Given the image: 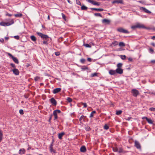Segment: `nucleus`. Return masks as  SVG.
Returning a JSON list of instances; mask_svg holds the SVG:
<instances>
[{"label":"nucleus","instance_id":"1","mask_svg":"<svg viewBox=\"0 0 155 155\" xmlns=\"http://www.w3.org/2000/svg\"><path fill=\"white\" fill-rule=\"evenodd\" d=\"M36 33L42 38L43 39H45L46 41H47L48 42L49 41H51L52 40L51 38L49 37L47 35H44L41 33L38 32H36Z\"/></svg>","mask_w":155,"mask_h":155},{"label":"nucleus","instance_id":"2","mask_svg":"<svg viewBox=\"0 0 155 155\" xmlns=\"http://www.w3.org/2000/svg\"><path fill=\"white\" fill-rule=\"evenodd\" d=\"M131 28L133 29H134L137 28H147L144 25L140 24L139 23H137L136 25L131 26Z\"/></svg>","mask_w":155,"mask_h":155},{"label":"nucleus","instance_id":"3","mask_svg":"<svg viewBox=\"0 0 155 155\" xmlns=\"http://www.w3.org/2000/svg\"><path fill=\"white\" fill-rule=\"evenodd\" d=\"M14 23L13 20L12 19L11 20L10 22H1L0 23V25L2 26H8Z\"/></svg>","mask_w":155,"mask_h":155},{"label":"nucleus","instance_id":"4","mask_svg":"<svg viewBox=\"0 0 155 155\" xmlns=\"http://www.w3.org/2000/svg\"><path fill=\"white\" fill-rule=\"evenodd\" d=\"M6 54L12 59L13 61L15 63L17 64H18L19 63V61L17 58L13 56L11 54L7 52Z\"/></svg>","mask_w":155,"mask_h":155},{"label":"nucleus","instance_id":"5","mask_svg":"<svg viewBox=\"0 0 155 155\" xmlns=\"http://www.w3.org/2000/svg\"><path fill=\"white\" fill-rule=\"evenodd\" d=\"M61 113V111L59 110H56L53 111V115L54 116V120H56L58 118L57 114Z\"/></svg>","mask_w":155,"mask_h":155},{"label":"nucleus","instance_id":"6","mask_svg":"<svg viewBox=\"0 0 155 155\" xmlns=\"http://www.w3.org/2000/svg\"><path fill=\"white\" fill-rule=\"evenodd\" d=\"M117 31L120 32L125 34H129V32L127 30L120 27L117 29Z\"/></svg>","mask_w":155,"mask_h":155},{"label":"nucleus","instance_id":"7","mask_svg":"<svg viewBox=\"0 0 155 155\" xmlns=\"http://www.w3.org/2000/svg\"><path fill=\"white\" fill-rule=\"evenodd\" d=\"M131 93L133 95L134 97H137L139 94V91L136 89H133L131 90Z\"/></svg>","mask_w":155,"mask_h":155},{"label":"nucleus","instance_id":"8","mask_svg":"<svg viewBox=\"0 0 155 155\" xmlns=\"http://www.w3.org/2000/svg\"><path fill=\"white\" fill-rule=\"evenodd\" d=\"M86 1L94 5L99 6L100 5V3L99 2H95L93 0H86Z\"/></svg>","mask_w":155,"mask_h":155},{"label":"nucleus","instance_id":"9","mask_svg":"<svg viewBox=\"0 0 155 155\" xmlns=\"http://www.w3.org/2000/svg\"><path fill=\"white\" fill-rule=\"evenodd\" d=\"M49 101L53 105L55 106L57 104V101H56V100L54 99V97H52L50 99Z\"/></svg>","mask_w":155,"mask_h":155},{"label":"nucleus","instance_id":"10","mask_svg":"<svg viewBox=\"0 0 155 155\" xmlns=\"http://www.w3.org/2000/svg\"><path fill=\"white\" fill-rule=\"evenodd\" d=\"M140 9L141 10L143 11L144 12L148 14L151 13V12L148 9H146V8L143 7H140Z\"/></svg>","mask_w":155,"mask_h":155},{"label":"nucleus","instance_id":"11","mask_svg":"<svg viewBox=\"0 0 155 155\" xmlns=\"http://www.w3.org/2000/svg\"><path fill=\"white\" fill-rule=\"evenodd\" d=\"M135 146L137 149H141V145L139 142L135 141Z\"/></svg>","mask_w":155,"mask_h":155},{"label":"nucleus","instance_id":"12","mask_svg":"<svg viewBox=\"0 0 155 155\" xmlns=\"http://www.w3.org/2000/svg\"><path fill=\"white\" fill-rule=\"evenodd\" d=\"M110 21L108 19H104L102 20V23L108 25L110 24Z\"/></svg>","mask_w":155,"mask_h":155},{"label":"nucleus","instance_id":"13","mask_svg":"<svg viewBox=\"0 0 155 155\" xmlns=\"http://www.w3.org/2000/svg\"><path fill=\"white\" fill-rule=\"evenodd\" d=\"M12 71L13 74H14L15 75H18L19 74V72L18 69L15 68L12 70Z\"/></svg>","mask_w":155,"mask_h":155},{"label":"nucleus","instance_id":"14","mask_svg":"<svg viewBox=\"0 0 155 155\" xmlns=\"http://www.w3.org/2000/svg\"><path fill=\"white\" fill-rule=\"evenodd\" d=\"M86 118V116H84L83 115H81L79 118V120L80 123L81 124H82V120H83L84 121H85V119Z\"/></svg>","mask_w":155,"mask_h":155},{"label":"nucleus","instance_id":"15","mask_svg":"<svg viewBox=\"0 0 155 155\" xmlns=\"http://www.w3.org/2000/svg\"><path fill=\"white\" fill-rule=\"evenodd\" d=\"M116 71V73L121 74L123 73V70L121 68H117Z\"/></svg>","mask_w":155,"mask_h":155},{"label":"nucleus","instance_id":"16","mask_svg":"<svg viewBox=\"0 0 155 155\" xmlns=\"http://www.w3.org/2000/svg\"><path fill=\"white\" fill-rule=\"evenodd\" d=\"M61 90V88H57L54 89L53 90V93L54 94H56L59 92Z\"/></svg>","mask_w":155,"mask_h":155},{"label":"nucleus","instance_id":"17","mask_svg":"<svg viewBox=\"0 0 155 155\" xmlns=\"http://www.w3.org/2000/svg\"><path fill=\"white\" fill-rule=\"evenodd\" d=\"M117 3V4H123V0H114L112 2V4L114 3Z\"/></svg>","mask_w":155,"mask_h":155},{"label":"nucleus","instance_id":"18","mask_svg":"<svg viewBox=\"0 0 155 155\" xmlns=\"http://www.w3.org/2000/svg\"><path fill=\"white\" fill-rule=\"evenodd\" d=\"M80 150L81 152H85L86 151V149L85 147L84 146H82L80 148Z\"/></svg>","mask_w":155,"mask_h":155},{"label":"nucleus","instance_id":"19","mask_svg":"<svg viewBox=\"0 0 155 155\" xmlns=\"http://www.w3.org/2000/svg\"><path fill=\"white\" fill-rule=\"evenodd\" d=\"M117 152L119 153H125L128 152L127 151L124 150L121 147H119L118 148Z\"/></svg>","mask_w":155,"mask_h":155},{"label":"nucleus","instance_id":"20","mask_svg":"<svg viewBox=\"0 0 155 155\" xmlns=\"http://www.w3.org/2000/svg\"><path fill=\"white\" fill-rule=\"evenodd\" d=\"M90 9L92 10H94L97 11L101 12L104 10L103 8H90Z\"/></svg>","mask_w":155,"mask_h":155},{"label":"nucleus","instance_id":"21","mask_svg":"<svg viewBox=\"0 0 155 155\" xmlns=\"http://www.w3.org/2000/svg\"><path fill=\"white\" fill-rule=\"evenodd\" d=\"M25 150L24 148L20 149L19 151V153L20 154L22 155L25 153Z\"/></svg>","mask_w":155,"mask_h":155},{"label":"nucleus","instance_id":"22","mask_svg":"<svg viewBox=\"0 0 155 155\" xmlns=\"http://www.w3.org/2000/svg\"><path fill=\"white\" fill-rule=\"evenodd\" d=\"M65 133L64 132L59 133L58 134V138L59 139L61 140L62 139V136L64 135Z\"/></svg>","mask_w":155,"mask_h":155},{"label":"nucleus","instance_id":"23","mask_svg":"<svg viewBox=\"0 0 155 155\" xmlns=\"http://www.w3.org/2000/svg\"><path fill=\"white\" fill-rule=\"evenodd\" d=\"M109 73L111 75H114L116 74V70H110L109 71Z\"/></svg>","mask_w":155,"mask_h":155},{"label":"nucleus","instance_id":"24","mask_svg":"<svg viewBox=\"0 0 155 155\" xmlns=\"http://www.w3.org/2000/svg\"><path fill=\"white\" fill-rule=\"evenodd\" d=\"M31 39L34 41H36V38L34 35H31L30 36Z\"/></svg>","mask_w":155,"mask_h":155},{"label":"nucleus","instance_id":"25","mask_svg":"<svg viewBox=\"0 0 155 155\" xmlns=\"http://www.w3.org/2000/svg\"><path fill=\"white\" fill-rule=\"evenodd\" d=\"M146 120L147 121V122L150 124H153V121L150 119H149L148 118H147Z\"/></svg>","mask_w":155,"mask_h":155},{"label":"nucleus","instance_id":"26","mask_svg":"<svg viewBox=\"0 0 155 155\" xmlns=\"http://www.w3.org/2000/svg\"><path fill=\"white\" fill-rule=\"evenodd\" d=\"M3 137V133L1 130H0V143L1 142Z\"/></svg>","mask_w":155,"mask_h":155},{"label":"nucleus","instance_id":"27","mask_svg":"<svg viewBox=\"0 0 155 155\" xmlns=\"http://www.w3.org/2000/svg\"><path fill=\"white\" fill-rule=\"evenodd\" d=\"M15 16L16 17H21L22 16V14L21 13L15 14Z\"/></svg>","mask_w":155,"mask_h":155},{"label":"nucleus","instance_id":"28","mask_svg":"<svg viewBox=\"0 0 155 155\" xmlns=\"http://www.w3.org/2000/svg\"><path fill=\"white\" fill-rule=\"evenodd\" d=\"M96 111L95 110L93 111L91 113L89 117L91 118L93 117L94 116V114L96 113Z\"/></svg>","mask_w":155,"mask_h":155},{"label":"nucleus","instance_id":"29","mask_svg":"<svg viewBox=\"0 0 155 155\" xmlns=\"http://www.w3.org/2000/svg\"><path fill=\"white\" fill-rule=\"evenodd\" d=\"M88 8L84 5H83L81 7V9L82 10H86Z\"/></svg>","mask_w":155,"mask_h":155},{"label":"nucleus","instance_id":"30","mask_svg":"<svg viewBox=\"0 0 155 155\" xmlns=\"http://www.w3.org/2000/svg\"><path fill=\"white\" fill-rule=\"evenodd\" d=\"M81 69L85 71L86 70H87L88 69V68L85 66H83L81 68Z\"/></svg>","mask_w":155,"mask_h":155},{"label":"nucleus","instance_id":"31","mask_svg":"<svg viewBox=\"0 0 155 155\" xmlns=\"http://www.w3.org/2000/svg\"><path fill=\"white\" fill-rule=\"evenodd\" d=\"M118 44V42L117 41H114L112 43V45L113 46H115L117 45Z\"/></svg>","mask_w":155,"mask_h":155},{"label":"nucleus","instance_id":"32","mask_svg":"<svg viewBox=\"0 0 155 155\" xmlns=\"http://www.w3.org/2000/svg\"><path fill=\"white\" fill-rule=\"evenodd\" d=\"M94 15L95 16L97 17V16H99L101 17H102V16L101 15V14L100 13H95L94 14Z\"/></svg>","mask_w":155,"mask_h":155},{"label":"nucleus","instance_id":"33","mask_svg":"<svg viewBox=\"0 0 155 155\" xmlns=\"http://www.w3.org/2000/svg\"><path fill=\"white\" fill-rule=\"evenodd\" d=\"M122 113V110H118V111H116V114L117 115H120V114H121Z\"/></svg>","mask_w":155,"mask_h":155},{"label":"nucleus","instance_id":"34","mask_svg":"<svg viewBox=\"0 0 155 155\" xmlns=\"http://www.w3.org/2000/svg\"><path fill=\"white\" fill-rule=\"evenodd\" d=\"M119 45L120 47H124L125 46V44L123 42H121L119 43Z\"/></svg>","mask_w":155,"mask_h":155},{"label":"nucleus","instance_id":"35","mask_svg":"<svg viewBox=\"0 0 155 155\" xmlns=\"http://www.w3.org/2000/svg\"><path fill=\"white\" fill-rule=\"evenodd\" d=\"M122 64L121 63H118L117 65V68H121Z\"/></svg>","mask_w":155,"mask_h":155},{"label":"nucleus","instance_id":"36","mask_svg":"<svg viewBox=\"0 0 155 155\" xmlns=\"http://www.w3.org/2000/svg\"><path fill=\"white\" fill-rule=\"evenodd\" d=\"M85 61H86V60L83 58H81L80 61V62H81L82 64H84L85 63Z\"/></svg>","mask_w":155,"mask_h":155},{"label":"nucleus","instance_id":"37","mask_svg":"<svg viewBox=\"0 0 155 155\" xmlns=\"http://www.w3.org/2000/svg\"><path fill=\"white\" fill-rule=\"evenodd\" d=\"M84 45L87 48H91V43L89 44H85Z\"/></svg>","mask_w":155,"mask_h":155},{"label":"nucleus","instance_id":"38","mask_svg":"<svg viewBox=\"0 0 155 155\" xmlns=\"http://www.w3.org/2000/svg\"><path fill=\"white\" fill-rule=\"evenodd\" d=\"M81 104L84 106L83 108H86L87 107V104L86 103L81 102Z\"/></svg>","mask_w":155,"mask_h":155},{"label":"nucleus","instance_id":"39","mask_svg":"<svg viewBox=\"0 0 155 155\" xmlns=\"http://www.w3.org/2000/svg\"><path fill=\"white\" fill-rule=\"evenodd\" d=\"M113 150L114 152H117L118 151V148L117 147H114L113 148Z\"/></svg>","mask_w":155,"mask_h":155},{"label":"nucleus","instance_id":"40","mask_svg":"<svg viewBox=\"0 0 155 155\" xmlns=\"http://www.w3.org/2000/svg\"><path fill=\"white\" fill-rule=\"evenodd\" d=\"M104 128L105 130H107L109 128V127L106 124L104 125Z\"/></svg>","mask_w":155,"mask_h":155},{"label":"nucleus","instance_id":"41","mask_svg":"<svg viewBox=\"0 0 155 155\" xmlns=\"http://www.w3.org/2000/svg\"><path fill=\"white\" fill-rule=\"evenodd\" d=\"M120 56L122 60H125L126 58L125 55H121Z\"/></svg>","mask_w":155,"mask_h":155},{"label":"nucleus","instance_id":"42","mask_svg":"<svg viewBox=\"0 0 155 155\" xmlns=\"http://www.w3.org/2000/svg\"><path fill=\"white\" fill-rule=\"evenodd\" d=\"M76 3L77 5H81V3L78 0H76Z\"/></svg>","mask_w":155,"mask_h":155},{"label":"nucleus","instance_id":"43","mask_svg":"<svg viewBox=\"0 0 155 155\" xmlns=\"http://www.w3.org/2000/svg\"><path fill=\"white\" fill-rule=\"evenodd\" d=\"M149 51L150 53L151 54L153 53V52H154L153 50V49H152L151 48H149Z\"/></svg>","mask_w":155,"mask_h":155},{"label":"nucleus","instance_id":"44","mask_svg":"<svg viewBox=\"0 0 155 155\" xmlns=\"http://www.w3.org/2000/svg\"><path fill=\"white\" fill-rule=\"evenodd\" d=\"M97 76V73H94L91 74V77H94Z\"/></svg>","mask_w":155,"mask_h":155},{"label":"nucleus","instance_id":"45","mask_svg":"<svg viewBox=\"0 0 155 155\" xmlns=\"http://www.w3.org/2000/svg\"><path fill=\"white\" fill-rule=\"evenodd\" d=\"M52 115H53L52 114H51L50 115V117L49 118V120H48V122L49 123H51V119H52Z\"/></svg>","mask_w":155,"mask_h":155},{"label":"nucleus","instance_id":"46","mask_svg":"<svg viewBox=\"0 0 155 155\" xmlns=\"http://www.w3.org/2000/svg\"><path fill=\"white\" fill-rule=\"evenodd\" d=\"M67 100L69 102H71L72 101V99L71 98L69 97H68L67 98Z\"/></svg>","mask_w":155,"mask_h":155},{"label":"nucleus","instance_id":"47","mask_svg":"<svg viewBox=\"0 0 155 155\" xmlns=\"http://www.w3.org/2000/svg\"><path fill=\"white\" fill-rule=\"evenodd\" d=\"M50 149L51 153L53 152L54 153H55V151L53 150V147H50Z\"/></svg>","mask_w":155,"mask_h":155},{"label":"nucleus","instance_id":"48","mask_svg":"<svg viewBox=\"0 0 155 155\" xmlns=\"http://www.w3.org/2000/svg\"><path fill=\"white\" fill-rule=\"evenodd\" d=\"M10 65L14 68H16L15 65L13 63H11L10 64Z\"/></svg>","mask_w":155,"mask_h":155},{"label":"nucleus","instance_id":"49","mask_svg":"<svg viewBox=\"0 0 155 155\" xmlns=\"http://www.w3.org/2000/svg\"><path fill=\"white\" fill-rule=\"evenodd\" d=\"M14 38L17 40H19L20 38V37L18 35L15 36Z\"/></svg>","mask_w":155,"mask_h":155},{"label":"nucleus","instance_id":"50","mask_svg":"<svg viewBox=\"0 0 155 155\" xmlns=\"http://www.w3.org/2000/svg\"><path fill=\"white\" fill-rule=\"evenodd\" d=\"M19 113L21 115H23L24 114V111L23 110L20 109L19 110Z\"/></svg>","mask_w":155,"mask_h":155},{"label":"nucleus","instance_id":"51","mask_svg":"<svg viewBox=\"0 0 155 155\" xmlns=\"http://www.w3.org/2000/svg\"><path fill=\"white\" fill-rule=\"evenodd\" d=\"M85 130H86L89 131L91 130L90 127L89 126H87V127H86L85 128Z\"/></svg>","mask_w":155,"mask_h":155},{"label":"nucleus","instance_id":"52","mask_svg":"<svg viewBox=\"0 0 155 155\" xmlns=\"http://www.w3.org/2000/svg\"><path fill=\"white\" fill-rule=\"evenodd\" d=\"M149 110L151 111H155V108L150 107L149 109Z\"/></svg>","mask_w":155,"mask_h":155},{"label":"nucleus","instance_id":"53","mask_svg":"<svg viewBox=\"0 0 155 155\" xmlns=\"http://www.w3.org/2000/svg\"><path fill=\"white\" fill-rule=\"evenodd\" d=\"M39 78H40L38 76L34 78V80L35 81H38Z\"/></svg>","mask_w":155,"mask_h":155},{"label":"nucleus","instance_id":"54","mask_svg":"<svg viewBox=\"0 0 155 155\" xmlns=\"http://www.w3.org/2000/svg\"><path fill=\"white\" fill-rule=\"evenodd\" d=\"M61 15H62V17L65 20H66V18L65 15L63 13H61Z\"/></svg>","mask_w":155,"mask_h":155},{"label":"nucleus","instance_id":"55","mask_svg":"<svg viewBox=\"0 0 155 155\" xmlns=\"http://www.w3.org/2000/svg\"><path fill=\"white\" fill-rule=\"evenodd\" d=\"M63 41V38L61 37L58 40V41L60 43Z\"/></svg>","mask_w":155,"mask_h":155},{"label":"nucleus","instance_id":"56","mask_svg":"<svg viewBox=\"0 0 155 155\" xmlns=\"http://www.w3.org/2000/svg\"><path fill=\"white\" fill-rule=\"evenodd\" d=\"M55 54L56 56H59L60 55V54L58 51L54 53Z\"/></svg>","mask_w":155,"mask_h":155},{"label":"nucleus","instance_id":"57","mask_svg":"<svg viewBox=\"0 0 155 155\" xmlns=\"http://www.w3.org/2000/svg\"><path fill=\"white\" fill-rule=\"evenodd\" d=\"M43 43L44 45H48V42L47 41H46V40L44 41H43Z\"/></svg>","mask_w":155,"mask_h":155},{"label":"nucleus","instance_id":"58","mask_svg":"<svg viewBox=\"0 0 155 155\" xmlns=\"http://www.w3.org/2000/svg\"><path fill=\"white\" fill-rule=\"evenodd\" d=\"M128 60L130 61H133V59L131 58H128Z\"/></svg>","mask_w":155,"mask_h":155},{"label":"nucleus","instance_id":"59","mask_svg":"<svg viewBox=\"0 0 155 155\" xmlns=\"http://www.w3.org/2000/svg\"><path fill=\"white\" fill-rule=\"evenodd\" d=\"M87 60L89 62H91L92 61V60L91 58H87Z\"/></svg>","mask_w":155,"mask_h":155},{"label":"nucleus","instance_id":"60","mask_svg":"<svg viewBox=\"0 0 155 155\" xmlns=\"http://www.w3.org/2000/svg\"><path fill=\"white\" fill-rule=\"evenodd\" d=\"M30 66V65L29 64H27L26 65H25V66L27 67V68H28V67H29V66Z\"/></svg>","mask_w":155,"mask_h":155},{"label":"nucleus","instance_id":"61","mask_svg":"<svg viewBox=\"0 0 155 155\" xmlns=\"http://www.w3.org/2000/svg\"><path fill=\"white\" fill-rule=\"evenodd\" d=\"M0 41L2 43H3L4 41V39L2 38L0 39Z\"/></svg>","mask_w":155,"mask_h":155},{"label":"nucleus","instance_id":"62","mask_svg":"<svg viewBox=\"0 0 155 155\" xmlns=\"http://www.w3.org/2000/svg\"><path fill=\"white\" fill-rule=\"evenodd\" d=\"M6 15L8 16L9 17H11L12 16V14H11L8 13L6 14Z\"/></svg>","mask_w":155,"mask_h":155},{"label":"nucleus","instance_id":"63","mask_svg":"<svg viewBox=\"0 0 155 155\" xmlns=\"http://www.w3.org/2000/svg\"><path fill=\"white\" fill-rule=\"evenodd\" d=\"M151 62L153 63H155V60H152L151 61Z\"/></svg>","mask_w":155,"mask_h":155},{"label":"nucleus","instance_id":"64","mask_svg":"<svg viewBox=\"0 0 155 155\" xmlns=\"http://www.w3.org/2000/svg\"><path fill=\"white\" fill-rule=\"evenodd\" d=\"M151 39H153V40H155V36H153L151 37Z\"/></svg>","mask_w":155,"mask_h":155}]
</instances>
